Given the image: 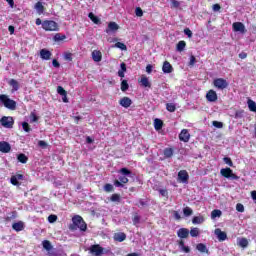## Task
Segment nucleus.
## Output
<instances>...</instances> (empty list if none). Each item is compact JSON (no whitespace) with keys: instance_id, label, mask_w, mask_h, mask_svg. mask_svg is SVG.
<instances>
[{"instance_id":"obj_1","label":"nucleus","mask_w":256,"mask_h":256,"mask_svg":"<svg viewBox=\"0 0 256 256\" xmlns=\"http://www.w3.org/2000/svg\"><path fill=\"white\" fill-rule=\"evenodd\" d=\"M0 101L1 103H3L6 109H10V111H15L17 107V102H15V100H12L9 98V96L2 94L0 95Z\"/></svg>"},{"instance_id":"obj_2","label":"nucleus","mask_w":256,"mask_h":256,"mask_svg":"<svg viewBox=\"0 0 256 256\" xmlns=\"http://www.w3.org/2000/svg\"><path fill=\"white\" fill-rule=\"evenodd\" d=\"M73 227L72 229H80V231H87V224L81 216H74L72 218Z\"/></svg>"},{"instance_id":"obj_3","label":"nucleus","mask_w":256,"mask_h":256,"mask_svg":"<svg viewBox=\"0 0 256 256\" xmlns=\"http://www.w3.org/2000/svg\"><path fill=\"white\" fill-rule=\"evenodd\" d=\"M44 31H59V24L53 20H45L42 23Z\"/></svg>"},{"instance_id":"obj_4","label":"nucleus","mask_w":256,"mask_h":256,"mask_svg":"<svg viewBox=\"0 0 256 256\" xmlns=\"http://www.w3.org/2000/svg\"><path fill=\"white\" fill-rule=\"evenodd\" d=\"M0 125L5 129H13V125H15V120L11 116H3L0 119Z\"/></svg>"},{"instance_id":"obj_5","label":"nucleus","mask_w":256,"mask_h":256,"mask_svg":"<svg viewBox=\"0 0 256 256\" xmlns=\"http://www.w3.org/2000/svg\"><path fill=\"white\" fill-rule=\"evenodd\" d=\"M213 85L216 87V89H220V91H223V89H227V87H229V83L223 78L215 79L213 81Z\"/></svg>"},{"instance_id":"obj_6","label":"nucleus","mask_w":256,"mask_h":256,"mask_svg":"<svg viewBox=\"0 0 256 256\" xmlns=\"http://www.w3.org/2000/svg\"><path fill=\"white\" fill-rule=\"evenodd\" d=\"M89 251L90 253H92V255L101 256V255H105V251L107 250L101 247V245L95 244L90 247Z\"/></svg>"},{"instance_id":"obj_7","label":"nucleus","mask_w":256,"mask_h":256,"mask_svg":"<svg viewBox=\"0 0 256 256\" xmlns=\"http://www.w3.org/2000/svg\"><path fill=\"white\" fill-rule=\"evenodd\" d=\"M220 174L226 179H239V177L233 173V170H231V168H222L220 170Z\"/></svg>"},{"instance_id":"obj_8","label":"nucleus","mask_w":256,"mask_h":256,"mask_svg":"<svg viewBox=\"0 0 256 256\" xmlns=\"http://www.w3.org/2000/svg\"><path fill=\"white\" fill-rule=\"evenodd\" d=\"M233 27V31H235L236 33H247V29H245V24L241 23V22H234L232 24Z\"/></svg>"},{"instance_id":"obj_9","label":"nucleus","mask_w":256,"mask_h":256,"mask_svg":"<svg viewBox=\"0 0 256 256\" xmlns=\"http://www.w3.org/2000/svg\"><path fill=\"white\" fill-rule=\"evenodd\" d=\"M180 141H183V143H189V139H191V134L189 133V130L183 129L179 134Z\"/></svg>"},{"instance_id":"obj_10","label":"nucleus","mask_w":256,"mask_h":256,"mask_svg":"<svg viewBox=\"0 0 256 256\" xmlns=\"http://www.w3.org/2000/svg\"><path fill=\"white\" fill-rule=\"evenodd\" d=\"M206 99L209 103H215L218 99L217 92H215V90H209L206 94Z\"/></svg>"},{"instance_id":"obj_11","label":"nucleus","mask_w":256,"mask_h":256,"mask_svg":"<svg viewBox=\"0 0 256 256\" xmlns=\"http://www.w3.org/2000/svg\"><path fill=\"white\" fill-rule=\"evenodd\" d=\"M119 104L121 105V107H124V109H129V107H131V105L133 104V101L129 97H123L122 99H120Z\"/></svg>"},{"instance_id":"obj_12","label":"nucleus","mask_w":256,"mask_h":256,"mask_svg":"<svg viewBox=\"0 0 256 256\" xmlns=\"http://www.w3.org/2000/svg\"><path fill=\"white\" fill-rule=\"evenodd\" d=\"M214 234L216 235L218 241H225L227 239V233L221 231L220 228L215 229Z\"/></svg>"},{"instance_id":"obj_13","label":"nucleus","mask_w":256,"mask_h":256,"mask_svg":"<svg viewBox=\"0 0 256 256\" xmlns=\"http://www.w3.org/2000/svg\"><path fill=\"white\" fill-rule=\"evenodd\" d=\"M19 181H23V175L22 174H16L11 177L10 182L12 185H15L16 187H19L21 185Z\"/></svg>"},{"instance_id":"obj_14","label":"nucleus","mask_w":256,"mask_h":256,"mask_svg":"<svg viewBox=\"0 0 256 256\" xmlns=\"http://www.w3.org/2000/svg\"><path fill=\"white\" fill-rule=\"evenodd\" d=\"M0 151L1 153H9V151H11V144H9V142H6V141H1Z\"/></svg>"},{"instance_id":"obj_15","label":"nucleus","mask_w":256,"mask_h":256,"mask_svg":"<svg viewBox=\"0 0 256 256\" xmlns=\"http://www.w3.org/2000/svg\"><path fill=\"white\" fill-rule=\"evenodd\" d=\"M51 55H53V54L51 53V51H49L47 49L40 50V57L44 61H49V59H51Z\"/></svg>"},{"instance_id":"obj_16","label":"nucleus","mask_w":256,"mask_h":256,"mask_svg":"<svg viewBox=\"0 0 256 256\" xmlns=\"http://www.w3.org/2000/svg\"><path fill=\"white\" fill-rule=\"evenodd\" d=\"M177 235L180 239H187V237H189V229L187 228H180L177 231Z\"/></svg>"},{"instance_id":"obj_17","label":"nucleus","mask_w":256,"mask_h":256,"mask_svg":"<svg viewBox=\"0 0 256 256\" xmlns=\"http://www.w3.org/2000/svg\"><path fill=\"white\" fill-rule=\"evenodd\" d=\"M92 59L95 61V63L101 62V59H103V54L99 50H94L92 52Z\"/></svg>"},{"instance_id":"obj_18","label":"nucleus","mask_w":256,"mask_h":256,"mask_svg":"<svg viewBox=\"0 0 256 256\" xmlns=\"http://www.w3.org/2000/svg\"><path fill=\"white\" fill-rule=\"evenodd\" d=\"M162 71L165 74H169V73H171L173 71V66L171 65V63H169V61H165L163 63Z\"/></svg>"},{"instance_id":"obj_19","label":"nucleus","mask_w":256,"mask_h":256,"mask_svg":"<svg viewBox=\"0 0 256 256\" xmlns=\"http://www.w3.org/2000/svg\"><path fill=\"white\" fill-rule=\"evenodd\" d=\"M178 179L182 181V183H187V180L189 179V174L185 170H181L178 173Z\"/></svg>"},{"instance_id":"obj_20","label":"nucleus","mask_w":256,"mask_h":256,"mask_svg":"<svg viewBox=\"0 0 256 256\" xmlns=\"http://www.w3.org/2000/svg\"><path fill=\"white\" fill-rule=\"evenodd\" d=\"M139 83L141 84L142 87H151V82H149V78L145 75H142Z\"/></svg>"},{"instance_id":"obj_21","label":"nucleus","mask_w":256,"mask_h":256,"mask_svg":"<svg viewBox=\"0 0 256 256\" xmlns=\"http://www.w3.org/2000/svg\"><path fill=\"white\" fill-rule=\"evenodd\" d=\"M118 30H119V25L115 22H110L108 24V29H106V33H110V32L115 33V31H118Z\"/></svg>"},{"instance_id":"obj_22","label":"nucleus","mask_w":256,"mask_h":256,"mask_svg":"<svg viewBox=\"0 0 256 256\" xmlns=\"http://www.w3.org/2000/svg\"><path fill=\"white\" fill-rule=\"evenodd\" d=\"M12 229H14V231H23V229H25V223H23L22 221L16 222L12 225Z\"/></svg>"},{"instance_id":"obj_23","label":"nucleus","mask_w":256,"mask_h":256,"mask_svg":"<svg viewBox=\"0 0 256 256\" xmlns=\"http://www.w3.org/2000/svg\"><path fill=\"white\" fill-rule=\"evenodd\" d=\"M125 239H127V235H125L123 232L114 234V241H119V243H122V241H125Z\"/></svg>"},{"instance_id":"obj_24","label":"nucleus","mask_w":256,"mask_h":256,"mask_svg":"<svg viewBox=\"0 0 256 256\" xmlns=\"http://www.w3.org/2000/svg\"><path fill=\"white\" fill-rule=\"evenodd\" d=\"M237 245L245 249L249 245V240L247 238H237Z\"/></svg>"},{"instance_id":"obj_25","label":"nucleus","mask_w":256,"mask_h":256,"mask_svg":"<svg viewBox=\"0 0 256 256\" xmlns=\"http://www.w3.org/2000/svg\"><path fill=\"white\" fill-rule=\"evenodd\" d=\"M34 9L37 11L38 15H43L45 11V7L43 6V3L37 2L34 6Z\"/></svg>"},{"instance_id":"obj_26","label":"nucleus","mask_w":256,"mask_h":256,"mask_svg":"<svg viewBox=\"0 0 256 256\" xmlns=\"http://www.w3.org/2000/svg\"><path fill=\"white\" fill-rule=\"evenodd\" d=\"M65 39H67V36H65V34H61V33H56L53 37V41H55L56 43L65 41Z\"/></svg>"},{"instance_id":"obj_27","label":"nucleus","mask_w":256,"mask_h":256,"mask_svg":"<svg viewBox=\"0 0 256 256\" xmlns=\"http://www.w3.org/2000/svg\"><path fill=\"white\" fill-rule=\"evenodd\" d=\"M205 222V218L203 216H195L192 219L193 225H201V223Z\"/></svg>"},{"instance_id":"obj_28","label":"nucleus","mask_w":256,"mask_h":256,"mask_svg":"<svg viewBox=\"0 0 256 256\" xmlns=\"http://www.w3.org/2000/svg\"><path fill=\"white\" fill-rule=\"evenodd\" d=\"M247 105H248V108H249V111H252V113H256V102L249 99L247 101Z\"/></svg>"},{"instance_id":"obj_29","label":"nucleus","mask_w":256,"mask_h":256,"mask_svg":"<svg viewBox=\"0 0 256 256\" xmlns=\"http://www.w3.org/2000/svg\"><path fill=\"white\" fill-rule=\"evenodd\" d=\"M197 251H199L200 253H208L209 250H207V246L203 243H199L196 246Z\"/></svg>"},{"instance_id":"obj_30","label":"nucleus","mask_w":256,"mask_h":256,"mask_svg":"<svg viewBox=\"0 0 256 256\" xmlns=\"http://www.w3.org/2000/svg\"><path fill=\"white\" fill-rule=\"evenodd\" d=\"M190 235L191 237H199V235H201V231L197 227H192L190 229Z\"/></svg>"},{"instance_id":"obj_31","label":"nucleus","mask_w":256,"mask_h":256,"mask_svg":"<svg viewBox=\"0 0 256 256\" xmlns=\"http://www.w3.org/2000/svg\"><path fill=\"white\" fill-rule=\"evenodd\" d=\"M125 71H127V65H125V63H121L120 70L118 71V75L122 78L125 77Z\"/></svg>"},{"instance_id":"obj_32","label":"nucleus","mask_w":256,"mask_h":256,"mask_svg":"<svg viewBox=\"0 0 256 256\" xmlns=\"http://www.w3.org/2000/svg\"><path fill=\"white\" fill-rule=\"evenodd\" d=\"M9 85H11L13 91H19V82L17 80L11 79Z\"/></svg>"},{"instance_id":"obj_33","label":"nucleus","mask_w":256,"mask_h":256,"mask_svg":"<svg viewBox=\"0 0 256 256\" xmlns=\"http://www.w3.org/2000/svg\"><path fill=\"white\" fill-rule=\"evenodd\" d=\"M185 47H187V43H185V41H179L176 49L181 53V51H185Z\"/></svg>"},{"instance_id":"obj_34","label":"nucleus","mask_w":256,"mask_h":256,"mask_svg":"<svg viewBox=\"0 0 256 256\" xmlns=\"http://www.w3.org/2000/svg\"><path fill=\"white\" fill-rule=\"evenodd\" d=\"M88 17L95 23V25H99L101 23V20H99V18L97 16H95V14H93V12H90L88 14Z\"/></svg>"},{"instance_id":"obj_35","label":"nucleus","mask_w":256,"mask_h":256,"mask_svg":"<svg viewBox=\"0 0 256 256\" xmlns=\"http://www.w3.org/2000/svg\"><path fill=\"white\" fill-rule=\"evenodd\" d=\"M29 119H30V123H37L39 121V116H37L35 112H31Z\"/></svg>"},{"instance_id":"obj_36","label":"nucleus","mask_w":256,"mask_h":256,"mask_svg":"<svg viewBox=\"0 0 256 256\" xmlns=\"http://www.w3.org/2000/svg\"><path fill=\"white\" fill-rule=\"evenodd\" d=\"M154 127H155L156 131H159V129H161L163 127V121H161L160 119H155Z\"/></svg>"},{"instance_id":"obj_37","label":"nucleus","mask_w":256,"mask_h":256,"mask_svg":"<svg viewBox=\"0 0 256 256\" xmlns=\"http://www.w3.org/2000/svg\"><path fill=\"white\" fill-rule=\"evenodd\" d=\"M17 159L20 163H27L29 161V158L25 154H19Z\"/></svg>"},{"instance_id":"obj_38","label":"nucleus","mask_w":256,"mask_h":256,"mask_svg":"<svg viewBox=\"0 0 256 256\" xmlns=\"http://www.w3.org/2000/svg\"><path fill=\"white\" fill-rule=\"evenodd\" d=\"M164 157H166L167 159L173 157V150H172V148L164 149Z\"/></svg>"},{"instance_id":"obj_39","label":"nucleus","mask_w":256,"mask_h":256,"mask_svg":"<svg viewBox=\"0 0 256 256\" xmlns=\"http://www.w3.org/2000/svg\"><path fill=\"white\" fill-rule=\"evenodd\" d=\"M183 214L185 217H191V215H193V209H191L190 207H185L183 209Z\"/></svg>"},{"instance_id":"obj_40","label":"nucleus","mask_w":256,"mask_h":256,"mask_svg":"<svg viewBox=\"0 0 256 256\" xmlns=\"http://www.w3.org/2000/svg\"><path fill=\"white\" fill-rule=\"evenodd\" d=\"M222 212L221 210H213L211 212V219H217V217H221Z\"/></svg>"},{"instance_id":"obj_41","label":"nucleus","mask_w":256,"mask_h":256,"mask_svg":"<svg viewBox=\"0 0 256 256\" xmlns=\"http://www.w3.org/2000/svg\"><path fill=\"white\" fill-rule=\"evenodd\" d=\"M114 47L121 49V51H127V46L122 42H117Z\"/></svg>"},{"instance_id":"obj_42","label":"nucleus","mask_w":256,"mask_h":256,"mask_svg":"<svg viewBox=\"0 0 256 256\" xmlns=\"http://www.w3.org/2000/svg\"><path fill=\"white\" fill-rule=\"evenodd\" d=\"M179 247L181 251H184V253H189L190 251L189 246H185V243L183 241L179 243Z\"/></svg>"},{"instance_id":"obj_43","label":"nucleus","mask_w":256,"mask_h":256,"mask_svg":"<svg viewBox=\"0 0 256 256\" xmlns=\"http://www.w3.org/2000/svg\"><path fill=\"white\" fill-rule=\"evenodd\" d=\"M42 245L46 249V251H51L52 246H51V242H49V240H44L42 242Z\"/></svg>"},{"instance_id":"obj_44","label":"nucleus","mask_w":256,"mask_h":256,"mask_svg":"<svg viewBox=\"0 0 256 256\" xmlns=\"http://www.w3.org/2000/svg\"><path fill=\"white\" fill-rule=\"evenodd\" d=\"M113 203H119L121 201V196L119 194H113L110 198Z\"/></svg>"},{"instance_id":"obj_45","label":"nucleus","mask_w":256,"mask_h":256,"mask_svg":"<svg viewBox=\"0 0 256 256\" xmlns=\"http://www.w3.org/2000/svg\"><path fill=\"white\" fill-rule=\"evenodd\" d=\"M166 109L170 113H175V109H176L175 104H173V103L166 104Z\"/></svg>"},{"instance_id":"obj_46","label":"nucleus","mask_w":256,"mask_h":256,"mask_svg":"<svg viewBox=\"0 0 256 256\" xmlns=\"http://www.w3.org/2000/svg\"><path fill=\"white\" fill-rule=\"evenodd\" d=\"M22 129H23L26 133H30V131H31V127L29 126V123H27V122H23V123H22Z\"/></svg>"},{"instance_id":"obj_47","label":"nucleus","mask_w":256,"mask_h":256,"mask_svg":"<svg viewBox=\"0 0 256 256\" xmlns=\"http://www.w3.org/2000/svg\"><path fill=\"white\" fill-rule=\"evenodd\" d=\"M129 89V84L127 83V80H123L121 82V91H127Z\"/></svg>"},{"instance_id":"obj_48","label":"nucleus","mask_w":256,"mask_h":256,"mask_svg":"<svg viewBox=\"0 0 256 256\" xmlns=\"http://www.w3.org/2000/svg\"><path fill=\"white\" fill-rule=\"evenodd\" d=\"M57 93L59 95H62V97H65V95H67V91H65V89L63 87H61V86H58Z\"/></svg>"},{"instance_id":"obj_49","label":"nucleus","mask_w":256,"mask_h":256,"mask_svg":"<svg viewBox=\"0 0 256 256\" xmlns=\"http://www.w3.org/2000/svg\"><path fill=\"white\" fill-rule=\"evenodd\" d=\"M236 211H238V213H243L245 211V206H243L241 203H238L236 205Z\"/></svg>"},{"instance_id":"obj_50","label":"nucleus","mask_w":256,"mask_h":256,"mask_svg":"<svg viewBox=\"0 0 256 256\" xmlns=\"http://www.w3.org/2000/svg\"><path fill=\"white\" fill-rule=\"evenodd\" d=\"M224 163H226V165H228L229 167H233V161L231 160V158L229 157H224L223 158Z\"/></svg>"},{"instance_id":"obj_51","label":"nucleus","mask_w":256,"mask_h":256,"mask_svg":"<svg viewBox=\"0 0 256 256\" xmlns=\"http://www.w3.org/2000/svg\"><path fill=\"white\" fill-rule=\"evenodd\" d=\"M212 125L216 127L217 129H223V123L219 121H213Z\"/></svg>"},{"instance_id":"obj_52","label":"nucleus","mask_w":256,"mask_h":256,"mask_svg":"<svg viewBox=\"0 0 256 256\" xmlns=\"http://www.w3.org/2000/svg\"><path fill=\"white\" fill-rule=\"evenodd\" d=\"M104 191H105L106 193H111V191H113V186H112L111 184H106V185L104 186Z\"/></svg>"},{"instance_id":"obj_53","label":"nucleus","mask_w":256,"mask_h":256,"mask_svg":"<svg viewBox=\"0 0 256 256\" xmlns=\"http://www.w3.org/2000/svg\"><path fill=\"white\" fill-rule=\"evenodd\" d=\"M64 59H65V61H72L73 60V55L71 53H65L64 54Z\"/></svg>"},{"instance_id":"obj_54","label":"nucleus","mask_w":256,"mask_h":256,"mask_svg":"<svg viewBox=\"0 0 256 256\" xmlns=\"http://www.w3.org/2000/svg\"><path fill=\"white\" fill-rule=\"evenodd\" d=\"M135 14L137 17H143V10L141 8H136Z\"/></svg>"},{"instance_id":"obj_55","label":"nucleus","mask_w":256,"mask_h":256,"mask_svg":"<svg viewBox=\"0 0 256 256\" xmlns=\"http://www.w3.org/2000/svg\"><path fill=\"white\" fill-rule=\"evenodd\" d=\"M48 221L49 223H55V221H57V216L56 215L48 216Z\"/></svg>"},{"instance_id":"obj_56","label":"nucleus","mask_w":256,"mask_h":256,"mask_svg":"<svg viewBox=\"0 0 256 256\" xmlns=\"http://www.w3.org/2000/svg\"><path fill=\"white\" fill-rule=\"evenodd\" d=\"M120 173H122V175H131V171L127 168L120 169Z\"/></svg>"},{"instance_id":"obj_57","label":"nucleus","mask_w":256,"mask_h":256,"mask_svg":"<svg viewBox=\"0 0 256 256\" xmlns=\"http://www.w3.org/2000/svg\"><path fill=\"white\" fill-rule=\"evenodd\" d=\"M39 147H41L42 149H47V142L40 140L38 142Z\"/></svg>"},{"instance_id":"obj_58","label":"nucleus","mask_w":256,"mask_h":256,"mask_svg":"<svg viewBox=\"0 0 256 256\" xmlns=\"http://www.w3.org/2000/svg\"><path fill=\"white\" fill-rule=\"evenodd\" d=\"M119 181L120 183H129V179L127 178V176H120L119 177Z\"/></svg>"},{"instance_id":"obj_59","label":"nucleus","mask_w":256,"mask_h":256,"mask_svg":"<svg viewBox=\"0 0 256 256\" xmlns=\"http://www.w3.org/2000/svg\"><path fill=\"white\" fill-rule=\"evenodd\" d=\"M184 33L189 38L193 37V32H191V30L189 28L184 29Z\"/></svg>"},{"instance_id":"obj_60","label":"nucleus","mask_w":256,"mask_h":256,"mask_svg":"<svg viewBox=\"0 0 256 256\" xmlns=\"http://www.w3.org/2000/svg\"><path fill=\"white\" fill-rule=\"evenodd\" d=\"M140 220H141V218L138 215H135L133 218L134 225H139Z\"/></svg>"},{"instance_id":"obj_61","label":"nucleus","mask_w":256,"mask_h":256,"mask_svg":"<svg viewBox=\"0 0 256 256\" xmlns=\"http://www.w3.org/2000/svg\"><path fill=\"white\" fill-rule=\"evenodd\" d=\"M196 61H197V60H196L195 56H191V57H190L189 65H190L191 67H193V65H195Z\"/></svg>"},{"instance_id":"obj_62","label":"nucleus","mask_w":256,"mask_h":256,"mask_svg":"<svg viewBox=\"0 0 256 256\" xmlns=\"http://www.w3.org/2000/svg\"><path fill=\"white\" fill-rule=\"evenodd\" d=\"M159 193H160V195H162V197H167V195H168V192L165 189H160Z\"/></svg>"},{"instance_id":"obj_63","label":"nucleus","mask_w":256,"mask_h":256,"mask_svg":"<svg viewBox=\"0 0 256 256\" xmlns=\"http://www.w3.org/2000/svg\"><path fill=\"white\" fill-rule=\"evenodd\" d=\"M173 215H174V218H175L177 221H179V220L181 219V214H179V212L174 211V212H173Z\"/></svg>"},{"instance_id":"obj_64","label":"nucleus","mask_w":256,"mask_h":256,"mask_svg":"<svg viewBox=\"0 0 256 256\" xmlns=\"http://www.w3.org/2000/svg\"><path fill=\"white\" fill-rule=\"evenodd\" d=\"M52 65H53V67H56V68L61 67V64H59V62H58L56 59H54V60L52 61Z\"/></svg>"}]
</instances>
